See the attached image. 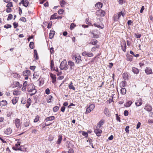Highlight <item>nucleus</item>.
Returning <instances> with one entry per match:
<instances>
[{
	"instance_id": "nucleus-1",
	"label": "nucleus",
	"mask_w": 153,
	"mask_h": 153,
	"mask_svg": "<svg viewBox=\"0 0 153 153\" xmlns=\"http://www.w3.org/2000/svg\"><path fill=\"white\" fill-rule=\"evenodd\" d=\"M95 105L94 104H91L87 109L85 112L86 114H88L93 110L95 108Z\"/></svg>"
},
{
	"instance_id": "nucleus-2",
	"label": "nucleus",
	"mask_w": 153,
	"mask_h": 153,
	"mask_svg": "<svg viewBox=\"0 0 153 153\" xmlns=\"http://www.w3.org/2000/svg\"><path fill=\"white\" fill-rule=\"evenodd\" d=\"M72 59L74 60H76V62L77 64L79 63L80 62L82 61L81 56L79 55H74L72 56Z\"/></svg>"
},
{
	"instance_id": "nucleus-3",
	"label": "nucleus",
	"mask_w": 153,
	"mask_h": 153,
	"mask_svg": "<svg viewBox=\"0 0 153 153\" xmlns=\"http://www.w3.org/2000/svg\"><path fill=\"white\" fill-rule=\"evenodd\" d=\"M122 15L123 16H124V14L122 12H120L118 13L117 14H115L114 16V20L115 21H117L120 19V17Z\"/></svg>"
},
{
	"instance_id": "nucleus-4",
	"label": "nucleus",
	"mask_w": 153,
	"mask_h": 153,
	"mask_svg": "<svg viewBox=\"0 0 153 153\" xmlns=\"http://www.w3.org/2000/svg\"><path fill=\"white\" fill-rule=\"evenodd\" d=\"M105 14V11L102 10H99L97 11L96 15L97 16H104Z\"/></svg>"
},
{
	"instance_id": "nucleus-5",
	"label": "nucleus",
	"mask_w": 153,
	"mask_h": 153,
	"mask_svg": "<svg viewBox=\"0 0 153 153\" xmlns=\"http://www.w3.org/2000/svg\"><path fill=\"white\" fill-rule=\"evenodd\" d=\"M14 123L16 128H19L21 124L20 120L19 119L16 118L14 121Z\"/></svg>"
},
{
	"instance_id": "nucleus-6",
	"label": "nucleus",
	"mask_w": 153,
	"mask_h": 153,
	"mask_svg": "<svg viewBox=\"0 0 153 153\" xmlns=\"http://www.w3.org/2000/svg\"><path fill=\"white\" fill-rule=\"evenodd\" d=\"M82 56H88L91 57L93 56V54L91 52H88L87 51H84L82 53Z\"/></svg>"
},
{
	"instance_id": "nucleus-7",
	"label": "nucleus",
	"mask_w": 153,
	"mask_h": 153,
	"mask_svg": "<svg viewBox=\"0 0 153 153\" xmlns=\"http://www.w3.org/2000/svg\"><path fill=\"white\" fill-rule=\"evenodd\" d=\"M68 65L70 66V69L71 70L74 69L75 67L74 63L71 61H69L68 62Z\"/></svg>"
},
{
	"instance_id": "nucleus-8",
	"label": "nucleus",
	"mask_w": 153,
	"mask_h": 153,
	"mask_svg": "<svg viewBox=\"0 0 153 153\" xmlns=\"http://www.w3.org/2000/svg\"><path fill=\"white\" fill-rule=\"evenodd\" d=\"M100 128H97V126L96 128L94 130V132L97 136H100L101 135L102 133V130L100 129Z\"/></svg>"
},
{
	"instance_id": "nucleus-9",
	"label": "nucleus",
	"mask_w": 153,
	"mask_h": 153,
	"mask_svg": "<svg viewBox=\"0 0 153 153\" xmlns=\"http://www.w3.org/2000/svg\"><path fill=\"white\" fill-rule=\"evenodd\" d=\"M145 71L147 74H152V70L150 68H146Z\"/></svg>"
},
{
	"instance_id": "nucleus-10",
	"label": "nucleus",
	"mask_w": 153,
	"mask_h": 153,
	"mask_svg": "<svg viewBox=\"0 0 153 153\" xmlns=\"http://www.w3.org/2000/svg\"><path fill=\"white\" fill-rule=\"evenodd\" d=\"M12 132V130L10 128H7L4 131V133L7 135H9L11 134Z\"/></svg>"
},
{
	"instance_id": "nucleus-11",
	"label": "nucleus",
	"mask_w": 153,
	"mask_h": 153,
	"mask_svg": "<svg viewBox=\"0 0 153 153\" xmlns=\"http://www.w3.org/2000/svg\"><path fill=\"white\" fill-rule=\"evenodd\" d=\"M30 72L29 70L24 71L23 72V75L25 76H29L30 75Z\"/></svg>"
},
{
	"instance_id": "nucleus-12",
	"label": "nucleus",
	"mask_w": 153,
	"mask_h": 153,
	"mask_svg": "<svg viewBox=\"0 0 153 153\" xmlns=\"http://www.w3.org/2000/svg\"><path fill=\"white\" fill-rule=\"evenodd\" d=\"M104 114L106 115L107 116L109 117L110 116V113L109 110L107 108H105L104 110Z\"/></svg>"
},
{
	"instance_id": "nucleus-13",
	"label": "nucleus",
	"mask_w": 153,
	"mask_h": 153,
	"mask_svg": "<svg viewBox=\"0 0 153 153\" xmlns=\"http://www.w3.org/2000/svg\"><path fill=\"white\" fill-rule=\"evenodd\" d=\"M66 62H65L64 61H62L61 62L60 65V68L61 70H63L64 69L65 65Z\"/></svg>"
},
{
	"instance_id": "nucleus-14",
	"label": "nucleus",
	"mask_w": 153,
	"mask_h": 153,
	"mask_svg": "<svg viewBox=\"0 0 153 153\" xmlns=\"http://www.w3.org/2000/svg\"><path fill=\"white\" fill-rule=\"evenodd\" d=\"M51 71H54L55 70V68L54 65V62L53 60L52 59L51 60Z\"/></svg>"
},
{
	"instance_id": "nucleus-15",
	"label": "nucleus",
	"mask_w": 153,
	"mask_h": 153,
	"mask_svg": "<svg viewBox=\"0 0 153 153\" xmlns=\"http://www.w3.org/2000/svg\"><path fill=\"white\" fill-rule=\"evenodd\" d=\"M142 104V100L140 99L137 100L135 102L136 105L137 106H140Z\"/></svg>"
},
{
	"instance_id": "nucleus-16",
	"label": "nucleus",
	"mask_w": 153,
	"mask_h": 153,
	"mask_svg": "<svg viewBox=\"0 0 153 153\" xmlns=\"http://www.w3.org/2000/svg\"><path fill=\"white\" fill-rule=\"evenodd\" d=\"M104 123V121L101 120L97 124V128H100L101 126H102Z\"/></svg>"
},
{
	"instance_id": "nucleus-17",
	"label": "nucleus",
	"mask_w": 153,
	"mask_h": 153,
	"mask_svg": "<svg viewBox=\"0 0 153 153\" xmlns=\"http://www.w3.org/2000/svg\"><path fill=\"white\" fill-rule=\"evenodd\" d=\"M55 119V117L54 116H51L48 117L46 118L45 120L46 121H51L54 120Z\"/></svg>"
},
{
	"instance_id": "nucleus-18",
	"label": "nucleus",
	"mask_w": 153,
	"mask_h": 153,
	"mask_svg": "<svg viewBox=\"0 0 153 153\" xmlns=\"http://www.w3.org/2000/svg\"><path fill=\"white\" fill-rule=\"evenodd\" d=\"M55 32L54 31L52 30L50 31L49 33V38L50 39H52L53 37Z\"/></svg>"
},
{
	"instance_id": "nucleus-19",
	"label": "nucleus",
	"mask_w": 153,
	"mask_h": 153,
	"mask_svg": "<svg viewBox=\"0 0 153 153\" xmlns=\"http://www.w3.org/2000/svg\"><path fill=\"white\" fill-rule=\"evenodd\" d=\"M7 104V102L6 100H3L0 102V106H3L6 105Z\"/></svg>"
},
{
	"instance_id": "nucleus-20",
	"label": "nucleus",
	"mask_w": 153,
	"mask_h": 153,
	"mask_svg": "<svg viewBox=\"0 0 153 153\" xmlns=\"http://www.w3.org/2000/svg\"><path fill=\"white\" fill-rule=\"evenodd\" d=\"M144 109L149 111H150L152 110V107L149 105H147L145 106Z\"/></svg>"
},
{
	"instance_id": "nucleus-21",
	"label": "nucleus",
	"mask_w": 153,
	"mask_h": 153,
	"mask_svg": "<svg viewBox=\"0 0 153 153\" xmlns=\"http://www.w3.org/2000/svg\"><path fill=\"white\" fill-rule=\"evenodd\" d=\"M62 136L61 135H59L58 136V140L56 142L57 144H59L61 143V141L62 140Z\"/></svg>"
},
{
	"instance_id": "nucleus-22",
	"label": "nucleus",
	"mask_w": 153,
	"mask_h": 153,
	"mask_svg": "<svg viewBox=\"0 0 153 153\" xmlns=\"http://www.w3.org/2000/svg\"><path fill=\"white\" fill-rule=\"evenodd\" d=\"M95 6L98 9H100L102 7V4L101 2H98L95 5Z\"/></svg>"
},
{
	"instance_id": "nucleus-23",
	"label": "nucleus",
	"mask_w": 153,
	"mask_h": 153,
	"mask_svg": "<svg viewBox=\"0 0 153 153\" xmlns=\"http://www.w3.org/2000/svg\"><path fill=\"white\" fill-rule=\"evenodd\" d=\"M29 91L32 92V93L30 94V95L31 96L34 95L36 92V90L35 88L30 89Z\"/></svg>"
},
{
	"instance_id": "nucleus-24",
	"label": "nucleus",
	"mask_w": 153,
	"mask_h": 153,
	"mask_svg": "<svg viewBox=\"0 0 153 153\" xmlns=\"http://www.w3.org/2000/svg\"><path fill=\"white\" fill-rule=\"evenodd\" d=\"M18 100V98L17 97H14L12 100V102L13 104L14 105L16 104V102H17Z\"/></svg>"
},
{
	"instance_id": "nucleus-25",
	"label": "nucleus",
	"mask_w": 153,
	"mask_h": 153,
	"mask_svg": "<svg viewBox=\"0 0 153 153\" xmlns=\"http://www.w3.org/2000/svg\"><path fill=\"white\" fill-rule=\"evenodd\" d=\"M15 86L16 87H18L19 88H21L22 86V84H20L19 82L17 81L15 82Z\"/></svg>"
},
{
	"instance_id": "nucleus-26",
	"label": "nucleus",
	"mask_w": 153,
	"mask_h": 153,
	"mask_svg": "<svg viewBox=\"0 0 153 153\" xmlns=\"http://www.w3.org/2000/svg\"><path fill=\"white\" fill-rule=\"evenodd\" d=\"M30 124V122L29 120H27L24 123V125L25 127H27Z\"/></svg>"
},
{
	"instance_id": "nucleus-27",
	"label": "nucleus",
	"mask_w": 153,
	"mask_h": 153,
	"mask_svg": "<svg viewBox=\"0 0 153 153\" xmlns=\"http://www.w3.org/2000/svg\"><path fill=\"white\" fill-rule=\"evenodd\" d=\"M68 87L69 89L73 90H75V88L73 85V83L71 82L68 85Z\"/></svg>"
},
{
	"instance_id": "nucleus-28",
	"label": "nucleus",
	"mask_w": 153,
	"mask_h": 153,
	"mask_svg": "<svg viewBox=\"0 0 153 153\" xmlns=\"http://www.w3.org/2000/svg\"><path fill=\"white\" fill-rule=\"evenodd\" d=\"M132 71L134 74H137L138 73L139 70L138 69L134 67L132 68Z\"/></svg>"
},
{
	"instance_id": "nucleus-29",
	"label": "nucleus",
	"mask_w": 153,
	"mask_h": 153,
	"mask_svg": "<svg viewBox=\"0 0 153 153\" xmlns=\"http://www.w3.org/2000/svg\"><path fill=\"white\" fill-rule=\"evenodd\" d=\"M120 93L123 95L125 94L126 93V90L125 88H122L120 89Z\"/></svg>"
},
{
	"instance_id": "nucleus-30",
	"label": "nucleus",
	"mask_w": 153,
	"mask_h": 153,
	"mask_svg": "<svg viewBox=\"0 0 153 153\" xmlns=\"http://www.w3.org/2000/svg\"><path fill=\"white\" fill-rule=\"evenodd\" d=\"M31 103V100L29 98L27 100V103L26 104V107L27 108H28L29 106L30 105Z\"/></svg>"
},
{
	"instance_id": "nucleus-31",
	"label": "nucleus",
	"mask_w": 153,
	"mask_h": 153,
	"mask_svg": "<svg viewBox=\"0 0 153 153\" xmlns=\"http://www.w3.org/2000/svg\"><path fill=\"white\" fill-rule=\"evenodd\" d=\"M53 97L51 95H49L47 97V101L48 102H51V100Z\"/></svg>"
},
{
	"instance_id": "nucleus-32",
	"label": "nucleus",
	"mask_w": 153,
	"mask_h": 153,
	"mask_svg": "<svg viewBox=\"0 0 153 153\" xmlns=\"http://www.w3.org/2000/svg\"><path fill=\"white\" fill-rule=\"evenodd\" d=\"M121 46L123 51H125L126 49V45L125 43L123 44V45H121Z\"/></svg>"
},
{
	"instance_id": "nucleus-33",
	"label": "nucleus",
	"mask_w": 153,
	"mask_h": 153,
	"mask_svg": "<svg viewBox=\"0 0 153 153\" xmlns=\"http://www.w3.org/2000/svg\"><path fill=\"white\" fill-rule=\"evenodd\" d=\"M34 56L35 57L36 59H38V56L37 54V51L36 50H34Z\"/></svg>"
},
{
	"instance_id": "nucleus-34",
	"label": "nucleus",
	"mask_w": 153,
	"mask_h": 153,
	"mask_svg": "<svg viewBox=\"0 0 153 153\" xmlns=\"http://www.w3.org/2000/svg\"><path fill=\"white\" fill-rule=\"evenodd\" d=\"M132 103V102L131 101H128L125 105V106L126 107H129L131 105Z\"/></svg>"
},
{
	"instance_id": "nucleus-35",
	"label": "nucleus",
	"mask_w": 153,
	"mask_h": 153,
	"mask_svg": "<svg viewBox=\"0 0 153 153\" xmlns=\"http://www.w3.org/2000/svg\"><path fill=\"white\" fill-rule=\"evenodd\" d=\"M21 92L20 91H14L13 92V94L14 95H19L20 94Z\"/></svg>"
},
{
	"instance_id": "nucleus-36",
	"label": "nucleus",
	"mask_w": 153,
	"mask_h": 153,
	"mask_svg": "<svg viewBox=\"0 0 153 153\" xmlns=\"http://www.w3.org/2000/svg\"><path fill=\"white\" fill-rule=\"evenodd\" d=\"M33 78H36L37 79V78H38L39 76V74L37 72H35L34 73L33 75Z\"/></svg>"
},
{
	"instance_id": "nucleus-37",
	"label": "nucleus",
	"mask_w": 153,
	"mask_h": 153,
	"mask_svg": "<svg viewBox=\"0 0 153 153\" xmlns=\"http://www.w3.org/2000/svg\"><path fill=\"white\" fill-rule=\"evenodd\" d=\"M13 6V4L12 2H8V4L7 5L6 7L7 8H10Z\"/></svg>"
},
{
	"instance_id": "nucleus-38",
	"label": "nucleus",
	"mask_w": 153,
	"mask_h": 153,
	"mask_svg": "<svg viewBox=\"0 0 153 153\" xmlns=\"http://www.w3.org/2000/svg\"><path fill=\"white\" fill-rule=\"evenodd\" d=\"M28 1L27 0H26L25 2L22 4L25 7H27L28 5Z\"/></svg>"
},
{
	"instance_id": "nucleus-39",
	"label": "nucleus",
	"mask_w": 153,
	"mask_h": 153,
	"mask_svg": "<svg viewBox=\"0 0 153 153\" xmlns=\"http://www.w3.org/2000/svg\"><path fill=\"white\" fill-rule=\"evenodd\" d=\"M66 4V2L64 0H62L60 1V5L62 7H63V5Z\"/></svg>"
},
{
	"instance_id": "nucleus-40",
	"label": "nucleus",
	"mask_w": 153,
	"mask_h": 153,
	"mask_svg": "<svg viewBox=\"0 0 153 153\" xmlns=\"http://www.w3.org/2000/svg\"><path fill=\"white\" fill-rule=\"evenodd\" d=\"M123 79H127L128 78V75L126 73H123Z\"/></svg>"
},
{
	"instance_id": "nucleus-41",
	"label": "nucleus",
	"mask_w": 153,
	"mask_h": 153,
	"mask_svg": "<svg viewBox=\"0 0 153 153\" xmlns=\"http://www.w3.org/2000/svg\"><path fill=\"white\" fill-rule=\"evenodd\" d=\"M59 109V107L58 106H56L53 107V110L54 112H56Z\"/></svg>"
},
{
	"instance_id": "nucleus-42",
	"label": "nucleus",
	"mask_w": 153,
	"mask_h": 153,
	"mask_svg": "<svg viewBox=\"0 0 153 153\" xmlns=\"http://www.w3.org/2000/svg\"><path fill=\"white\" fill-rule=\"evenodd\" d=\"M13 149L15 150H21V149L19 147L15 146L13 147Z\"/></svg>"
},
{
	"instance_id": "nucleus-43",
	"label": "nucleus",
	"mask_w": 153,
	"mask_h": 153,
	"mask_svg": "<svg viewBox=\"0 0 153 153\" xmlns=\"http://www.w3.org/2000/svg\"><path fill=\"white\" fill-rule=\"evenodd\" d=\"M50 75L52 80L53 79H55L56 78V76L55 75L52 74V73H51L50 74Z\"/></svg>"
},
{
	"instance_id": "nucleus-44",
	"label": "nucleus",
	"mask_w": 153,
	"mask_h": 153,
	"mask_svg": "<svg viewBox=\"0 0 153 153\" xmlns=\"http://www.w3.org/2000/svg\"><path fill=\"white\" fill-rule=\"evenodd\" d=\"M97 41L95 40L94 41L90 42L89 43V44H92L93 45H95L97 43Z\"/></svg>"
},
{
	"instance_id": "nucleus-45",
	"label": "nucleus",
	"mask_w": 153,
	"mask_h": 153,
	"mask_svg": "<svg viewBox=\"0 0 153 153\" xmlns=\"http://www.w3.org/2000/svg\"><path fill=\"white\" fill-rule=\"evenodd\" d=\"M76 25L74 23H72L70 26V29L71 30L73 29L75 26Z\"/></svg>"
},
{
	"instance_id": "nucleus-46",
	"label": "nucleus",
	"mask_w": 153,
	"mask_h": 153,
	"mask_svg": "<svg viewBox=\"0 0 153 153\" xmlns=\"http://www.w3.org/2000/svg\"><path fill=\"white\" fill-rule=\"evenodd\" d=\"M13 18V15L11 14H9L7 18V20H11Z\"/></svg>"
},
{
	"instance_id": "nucleus-47",
	"label": "nucleus",
	"mask_w": 153,
	"mask_h": 153,
	"mask_svg": "<svg viewBox=\"0 0 153 153\" xmlns=\"http://www.w3.org/2000/svg\"><path fill=\"white\" fill-rule=\"evenodd\" d=\"M39 120V116H37L36 117L35 119L34 120V122L35 123L37 122Z\"/></svg>"
},
{
	"instance_id": "nucleus-48",
	"label": "nucleus",
	"mask_w": 153,
	"mask_h": 153,
	"mask_svg": "<svg viewBox=\"0 0 153 153\" xmlns=\"http://www.w3.org/2000/svg\"><path fill=\"white\" fill-rule=\"evenodd\" d=\"M33 42H30L29 44V46L30 48L33 49Z\"/></svg>"
},
{
	"instance_id": "nucleus-49",
	"label": "nucleus",
	"mask_w": 153,
	"mask_h": 153,
	"mask_svg": "<svg viewBox=\"0 0 153 153\" xmlns=\"http://www.w3.org/2000/svg\"><path fill=\"white\" fill-rule=\"evenodd\" d=\"M4 28H8L11 27V25H6L4 26Z\"/></svg>"
},
{
	"instance_id": "nucleus-50",
	"label": "nucleus",
	"mask_w": 153,
	"mask_h": 153,
	"mask_svg": "<svg viewBox=\"0 0 153 153\" xmlns=\"http://www.w3.org/2000/svg\"><path fill=\"white\" fill-rule=\"evenodd\" d=\"M6 11L7 13H10L11 12L12 9L11 8H7L6 9Z\"/></svg>"
},
{
	"instance_id": "nucleus-51",
	"label": "nucleus",
	"mask_w": 153,
	"mask_h": 153,
	"mask_svg": "<svg viewBox=\"0 0 153 153\" xmlns=\"http://www.w3.org/2000/svg\"><path fill=\"white\" fill-rule=\"evenodd\" d=\"M64 12V10L62 9H60L59 10L58 13L59 14H62Z\"/></svg>"
},
{
	"instance_id": "nucleus-52",
	"label": "nucleus",
	"mask_w": 153,
	"mask_h": 153,
	"mask_svg": "<svg viewBox=\"0 0 153 153\" xmlns=\"http://www.w3.org/2000/svg\"><path fill=\"white\" fill-rule=\"evenodd\" d=\"M128 113L127 110H125L124 112V114L125 116H127L128 115Z\"/></svg>"
},
{
	"instance_id": "nucleus-53",
	"label": "nucleus",
	"mask_w": 153,
	"mask_h": 153,
	"mask_svg": "<svg viewBox=\"0 0 153 153\" xmlns=\"http://www.w3.org/2000/svg\"><path fill=\"white\" fill-rule=\"evenodd\" d=\"M50 52L52 54L54 52V48H51L50 49Z\"/></svg>"
},
{
	"instance_id": "nucleus-54",
	"label": "nucleus",
	"mask_w": 153,
	"mask_h": 153,
	"mask_svg": "<svg viewBox=\"0 0 153 153\" xmlns=\"http://www.w3.org/2000/svg\"><path fill=\"white\" fill-rule=\"evenodd\" d=\"M135 37L137 38H139L141 37V35L140 34H135Z\"/></svg>"
},
{
	"instance_id": "nucleus-55",
	"label": "nucleus",
	"mask_w": 153,
	"mask_h": 153,
	"mask_svg": "<svg viewBox=\"0 0 153 153\" xmlns=\"http://www.w3.org/2000/svg\"><path fill=\"white\" fill-rule=\"evenodd\" d=\"M20 20L23 22H25L26 21V19L25 17H22L21 18Z\"/></svg>"
},
{
	"instance_id": "nucleus-56",
	"label": "nucleus",
	"mask_w": 153,
	"mask_h": 153,
	"mask_svg": "<svg viewBox=\"0 0 153 153\" xmlns=\"http://www.w3.org/2000/svg\"><path fill=\"white\" fill-rule=\"evenodd\" d=\"M140 125H141V123L140 122H139L137 123V127H136V128L137 129H138L140 127Z\"/></svg>"
},
{
	"instance_id": "nucleus-57",
	"label": "nucleus",
	"mask_w": 153,
	"mask_h": 153,
	"mask_svg": "<svg viewBox=\"0 0 153 153\" xmlns=\"http://www.w3.org/2000/svg\"><path fill=\"white\" fill-rule=\"evenodd\" d=\"M129 128V126H126L125 129V131H126V132L127 133H128L129 131L128 129Z\"/></svg>"
},
{
	"instance_id": "nucleus-58",
	"label": "nucleus",
	"mask_w": 153,
	"mask_h": 153,
	"mask_svg": "<svg viewBox=\"0 0 153 153\" xmlns=\"http://www.w3.org/2000/svg\"><path fill=\"white\" fill-rule=\"evenodd\" d=\"M68 152V153H74V152L73 149H71L69 150Z\"/></svg>"
},
{
	"instance_id": "nucleus-59",
	"label": "nucleus",
	"mask_w": 153,
	"mask_h": 153,
	"mask_svg": "<svg viewBox=\"0 0 153 153\" xmlns=\"http://www.w3.org/2000/svg\"><path fill=\"white\" fill-rule=\"evenodd\" d=\"M13 25L14 28H16L18 27V24L16 22H14L13 24Z\"/></svg>"
},
{
	"instance_id": "nucleus-60",
	"label": "nucleus",
	"mask_w": 153,
	"mask_h": 153,
	"mask_svg": "<svg viewBox=\"0 0 153 153\" xmlns=\"http://www.w3.org/2000/svg\"><path fill=\"white\" fill-rule=\"evenodd\" d=\"M65 106H62L61 107V111L62 112H64L65 109Z\"/></svg>"
},
{
	"instance_id": "nucleus-61",
	"label": "nucleus",
	"mask_w": 153,
	"mask_h": 153,
	"mask_svg": "<svg viewBox=\"0 0 153 153\" xmlns=\"http://www.w3.org/2000/svg\"><path fill=\"white\" fill-rule=\"evenodd\" d=\"M45 93L46 94H48L50 93V90L49 88H47L45 90Z\"/></svg>"
},
{
	"instance_id": "nucleus-62",
	"label": "nucleus",
	"mask_w": 153,
	"mask_h": 153,
	"mask_svg": "<svg viewBox=\"0 0 153 153\" xmlns=\"http://www.w3.org/2000/svg\"><path fill=\"white\" fill-rule=\"evenodd\" d=\"M68 65L67 64V63L66 62L65 65V67H64V69L66 70L68 68Z\"/></svg>"
},
{
	"instance_id": "nucleus-63",
	"label": "nucleus",
	"mask_w": 153,
	"mask_h": 153,
	"mask_svg": "<svg viewBox=\"0 0 153 153\" xmlns=\"http://www.w3.org/2000/svg\"><path fill=\"white\" fill-rule=\"evenodd\" d=\"M144 9V6H143L141 8L140 10V13H142L143 12V10Z\"/></svg>"
},
{
	"instance_id": "nucleus-64",
	"label": "nucleus",
	"mask_w": 153,
	"mask_h": 153,
	"mask_svg": "<svg viewBox=\"0 0 153 153\" xmlns=\"http://www.w3.org/2000/svg\"><path fill=\"white\" fill-rule=\"evenodd\" d=\"M35 68H36V66H30V69L31 70H33L35 69Z\"/></svg>"
}]
</instances>
